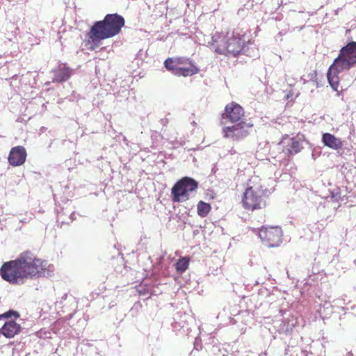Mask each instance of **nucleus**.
<instances>
[{
  "label": "nucleus",
  "instance_id": "obj_19",
  "mask_svg": "<svg viewBox=\"0 0 356 356\" xmlns=\"http://www.w3.org/2000/svg\"><path fill=\"white\" fill-rule=\"evenodd\" d=\"M5 319L12 318L13 317L16 319L19 317V314L15 310L10 309L3 314Z\"/></svg>",
  "mask_w": 356,
  "mask_h": 356
},
{
  "label": "nucleus",
  "instance_id": "obj_15",
  "mask_svg": "<svg viewBox=\"0 0 356 356\" xmlns=\"http://www.w3.org/2000/svg\"><path fill=\"white\" fill-rule=\"evenodd\" d=\"M200 69L194 64V63H190V65L188 67L179 66L175 69L174 74L178 76H188L198 73Z\"/></svg>",
  "mask_w": 356,
  "mask_h": 356
},
{
  "label": "nucleus",
  "instance_id": "obj_16",
  "mask_svg": "<svg viewBox=\"0 0 356 356\" xmlns=\"http://www.w3.org/2000/svg\"><path fill=\"white\" fill-rule=\"evenodd\" d=\"M211 209V205L203 201H200L197 205V214L202 218L206 217L210 212Z\"/></svg>",
  "mask_w": 356,
  "mask_h": 356
},
{
  "label": "nucleus",
  "instance_id": "obj_8",
  "mask_svg": "<svg viewBox=\"0 0 356 356\" xmlns=\"http://www.w3.org/2000/svg\"><path fill=\"white\" fill-rule=\"evenodd\" d=\"M244 115L243 108L238 104L232 102L227 104L225 108V113L222 115V123L228 122L238 123Z\"/></svg>",
  "mask_w": 356,
  "mask_h": 356
},
{
  "label": "nucleus",
  "instance_id": "obj_24",
  "mask_svg": "<svg viewBox=\"0 0 356 356\" xmlns=\"http://www.w3.org/2000/svg\"><path fill=\"white\" fill-rule=\"evenodd\" d=\"M346 297H347V296H346V295H343V296L341 297V298L337 299V300H336L335 301H336L337 302L342 301V302H343V304H346Z\"/></svg>",
  "mask_w": 356,
  "mask_h": 356
},
{
  "label": "nucleus",
  "instance_id": "obj_12",
  "mask_svg": "<svg viewBox=\"0 0 356 356\" xmlns=\"http://www.w3.org/2000/svg\"><path fill=\"white\" fill-rule=\"evenodd\" d=\"M321 142L324 146L335 151H339L343 146V143L341 138L330 133L322 134Z\"/></svg>",
  "mask_w": 356,
  "mask_h": 356
},
{
  "label": "nucleus",
  "instance_id": "obj_7",
  "mask_svg": "<svg viewBox=\"0 0 356 356\" xmlns=\"http://www.w3.org/2000/svg\"><path fill=\"white\" fill-rule=\"evenodd\" d=\"M259 236L263 243L270 248L278 247L282 242V231L278 226L262 227Z\"/></svg>",
  "mask_w": 356,
  "mask_h": 356
},
{
  "label": "nucleus",
  "instance_id": "obj_2",
  "mask_svg": "<svg viewBox=\"0 0 356 356\" xmlns=\"http://www.w3.org/2000/svg\"><path fill=\"white\" fill-rule=\"evenodd\" d=\"M209 43L216 53L228 57H235L239 54H246L248 49V44H245V33L238 29L225 33H216Z\"/></svg>",
  "mask_w": 356,
  "mask_h": 356
},
{
  "label": "nucleus",
  "instance_id": "obj_3",
  "mask_svg": "<svg viewBox=\"0 0 356 356\" xmlns=\"http://www.w3.org/2000/svg\"><path fill=\"white\" fill-rule=\"evenodd\" d=\"M124 24L125 21L122 15L118 13L107 14L103 20L93 24L86 38L89 43L97 45L101 41L119 34Z\"/></svg>",
  "mask_w": 356,
  "mask_h": 356
},
{
  "label": "nucleus",
  "instance_id": "obj_23",
  "mask_svg": "<svg viewBox=\"0 0 356 356\" xmlns=\"http://www.w3.org/2000/svg\"><path fill=\"white\" fill-rule=\"evenodd\" d=\"M67 294H64V295H63V296L62 297L61 300H60V301H59V302H56V307H63L62 306L63 300H67Z\"/></svg>",
  "mask_w": 356,
  "mask_h": 356
},
{
  "label": "nucleus",
  "instance_id": "obj_11",
  "mask_svg": "<svg viewBox=\"0 0 356 356\" xmlns=\"http://www.w3.org/2000/svg\"><path fill=\"white\" fill-rule=\"evenodd\" d=\"M26 151L23 146L13 147L8 156V162L13 166H19L24 163Z\"/></svg>",
  "mask_w": 356,
  "mask_h": 356
},
{
  "label": "nucleus",
  "instance_id": "obj_20",
  "mask_svg": "<svg viewBox=\"0 0 356 356\" xmlns=\"http://www.w3.org/2000/svg\"><path fill=\"white\" fill-rule=\"evenodd\" d=\"M175 60L177 61V63L179 64V66H181V65H186L188 64L190 65V63H193L192 60L188 58L185 57H175Z\"/></svg>",
  "mask_w": 356,
  "mask_h": 356
},
{
  "label": "nucleus",
  "instance_id": "obj_33",
  "mask_svg": "<svg viewBox=\"0 0 356 356\" xmlns=\"http://www.w3.org/2000/svg\"><path fill=\"white\" fill-rule=\"evenodd\" d=\"M67 312V311H66V310H65V309H63V313H65V312Z\"/></svg>",
  "mask_w": 356,
  "mask_h": 356
},
{
  "label": "nucleus",
  "instance_id": "obj_22",
  "mask_svg": "<svg viewBox=\"0 0 356 356\" xmlns=\"http://www.w3.org/2000/svg\"><path fill=\"white\" fill-rule=\"evenodd\" d=\"M184 141L181 139L179 140H176L174 142H172V145L175 148H177L179 146H182V145H184Z\"/></svg>",
  "mask_w": 356,
  "mask_h": 356
},
{
  "label": "nucleus",
  "instance_id": "obj_18",
  "mask_svg": "<svg viewBox=\"0 0 356 356\" xmlns=\"http://www.w3.org/2000/svg\"><path fill=\"white\" fill-rule=\"evenodd\" d=\"M176 60L175 58H168L164 62L165 67L171 71L173 74L175 72V69L179 67Z\"/></svg>",
  "mask_w": 356,
  "mask_h": 356
},
{
  "label": "nucleus",
  "instance_id": "obj_25",
  "mask_svg": "<svg viewBox=\"0 0 356 356\" xmlns=\"http://www.w3.org/2000/svg\"><path fill=\"white\" fill-rule=\"evenodd\" d=\"M68 302H71L72 304H74L76 305V302H75V299L74 298H73L72 296H70L69 300H68Z\"/></svg>",
  "mask_w": 356,
  "mask_h": 356
},
{
  "label": "nucleus",
  "instance_id": "obj_32",
  "mask_svg": "<svg viewBox=\"0 0 356 356\" xmlns=\"http://www.w3.org/2000/svg\"><path fill=\"white\" fill-rule=\"evenodd\" d=\"M312 158L315 159V154L314 153H312Z\"/></svg>",
  "mask_w": 356,
  "mask_h": 356
},
{
  "label": "nucleus",
  "instance_id": "obj_29",
  "mask_svg": "<svg viewBox=\"0 0 356 356\" xmlns=\"http://www.w3.org/2000/svg\"><path fill=\"white\" fill-rule=\"evenodd\" d=\"M74 313L69 314L70 318H72L73 316Z\"/></svg>",
  "mask_w": 356,
  "mask_h": 356
},
{
  "label": "nucleus",
  "instance_id": "obj_27",
  "mask_svg": "<svg viewBox=\"0 0 356 356\" xmlns=\"http://www.w3.org/2000/svg\"><path fill=\"white\" fill-rule=\"evenodd\" d=\"M73 216H74V213H71V215H70V222H72V221H73V220H74Z\"/></svg>",
  "mask_w": 356,
  "mask_h": 356
},
{
  "label": "nucleus",
  "instance_id": "obj_1",
  "mask_svg": "<svg viewBox=\"0 0 356 356\" xmlns=\"http://www.w3.org/2000/svg\"><path fill=\"white\" fill-rule=\"evenodd\" d=\"M54 270V265L36 258L33 253L26 251L22 252L17 259L3 264L0 274L4 280L16 284L19 279L51 277Z\"/></svg>",
  "mask_w": 356,
  "mask_h": 356
},
{
  "label": "nucleus",
  "instance_id": "obj_14",
  "mask_svg": "<svg viewBox=\"0 0 356 356\" xmlns=\"http://www.w3.org/2000/svg\"><path fill=\"white\" fill-rule=\"evenodd\" d=\"M53 72L54 82L66 81L72 75V70L64 63L59 64L58 67L53 70Z\"/></svg>",
  "mask_w": 356,
  "mask_h": 356
},
{
  "label": "nucleus",
  "instance_id": "obj_6",
  "mask_svg": "<svg viewBox=\"0 0 356 356\" xmlns=\"http://www.w3.org/2000/svg\"><path fill=\"white\" fill-rule=\"evenodd\" d=\"M198 187V182L189 177H184L178 180L171 189L173 202H180L188 200L190 195L195 191Z\"/></svg>",
  "mask_w": 356,
  "mask_h": 356
},
{
  "label": "nucleus",
  "instance_id": "obj_5",
  "mask_svg": "<svg viewBox=\"0 0 356 356\" xmlns=\"http://www.w3.org/2000/svg\"><path fill=\"white\" fill-rule=\"evenodd\" d=\"M268 196L267 188L262 186H250L243 193L242 203L249 210L262 209L266 206V199Z\"/></svg>",
  "mask_w": 356,
  "mask_h": 356
},
{
  "label": "nucleus",
  "instance_id": "obj_9",
  "mask_svg": "<svg viewBox=\"0 0 356 356\" xmlns=\"http://www.w3.org/2000/svg\"><path fill=\"white\" fill-rule=\"evenodd\" d=\"M252 126V124L240 122L232 126L225 127L222 128L224 137L234 139L243 138L248 136V131L247 129Z\"/></svg>",
  "mask_w": 356,
  "mask_h": 356
},
{
  "label": "nucleus",
  "instance_id": "obj_28",
  "mask_svg": "<svg viewBox=\"0 0 356 356\" xmlns=\"http://www.w3.org/2000/svg\"><path fill=\"white\" fill-rule=\"evenodd\" d=\"M1 319H5L4 316H3V314H0V320Z\"/></svg>",
  "mask_w": 356,
  "mask_h": 356
},
{
  "label": "nucleus",
  "instance_id": "obj_30",
  "mask_svg": "<svg viewBox=\"0 0 356 356\" xmlns=\"http://www.w3.org/2000/svg\"><path fill=\"white\" fill-rule=\"evenodd\" d=\"M347 356H353V354L350 352V353H348Z\"/></svg>",
  "mask_w": 356,
  "mask_h": 356
},
{
  "label": "nucleus",
  "instance_id": "obj_31",
  "mask_svg": "<svg viewBox=\"0 0 356 356\" xmlns=\"http://www.w3.org/2000/svg\"><path fill=\"white\" fill-rule=\"evenodd\" d=\"M279 34H280V35H283V34H284V33L282 31H280V32L279 33Z\"/></svg>",
  "mask_w": 356,
  "mask_h": 356
},
{
  "label": "nucleus",
  "instance_id": "obj_21",
  "mask_svg": "<svg viewBox=\"0 0 356 356\" xmlns=\"http://www.w3.org/2000/svg\"><path fill=\"white\" fill-rule=\"evenodd\" d=\"M330 197L332 199L334 202H338L341 199V195L339 192H331L330 193Z\"/></svg>",
  "mask_w": 356,
  "mask_h": 356
},
{
  "label": "nucleus",
  "instance_id": "obj_17",
  "mask_svg": "<svg viewBox=\"0 0 356 356\" xmlns=\"http://www.w3.org/2000/svg\"><path fill=\"white\" fill-rule=\"evenodd\" d=\"M189 265V260L183 257L177 261L175 264L176 270L180 273H184L186 270Z\"/></svg>",
  "mask_w": 356,
  "mask_h": 356
},
{
  "label": "nucleus",
  "instance_id": "obj_26",
  "mask_svg": "<svg viewBox=\"0 0 356 356\" xmlns=\"http://www.w3.org/2000/svg\"><path fill=\"white\" fill-rule=\"evenodd\" d=\"M57 221H58V222L60 221V222H61V223H64V222H64V220H63V218H62V215H61V214H58V217H57Z\"/></svg>",
  "mask_w": 356,
  "mask_h": 356
},
{
  "label": "nucleus",
  "instance_id": "obj_10",
  "mask_svg": "<svg viewBox=\"0 0 356 356\" xmlns=\"http://www.w3.org/2000/svg\"><path fill=\"white\" fill-rule=\"evenodd\" d=\"M283 151L289 154H296L303 148L302 143L295 138L284 137L280 142Z\"/></svg>",
  "mask_w": 356,
  "mask_h": 356
},
{
  "label": "nucleus",
  "instance_id": "obj_13",
  "mask_svg": "<svg viewBox=\"0 0 356 356\" xmlns=\"http://www.w3.org/2000/svg\"><path fill=\"white\" fill-rule=\"evenodd\" d=\"M21 329L19 324L10 319L4 323L1 329V333L6 338H13L20 332Z\"/></svg>",
  "mask_w": 356,
  "mask_h": 356
},
{
  "label": "nucleus",
  "instance_id": "obj_4",
  "mask_svg": "<svg viewBox=\"0 0 356 356\" xmlns=\"http://www.w3.org/2000/svg\"><path fill=\"white\" fill-rule=\"evenodd\" d=\"M356 65V42H351L343 47L339 51V56L330 66L327 77L332 88L340 95L338 87L341 78L340 73L348 71Z\"/></svg>",
  "mask_w": 356,
  "mask_h": 356
}]
</instances>
